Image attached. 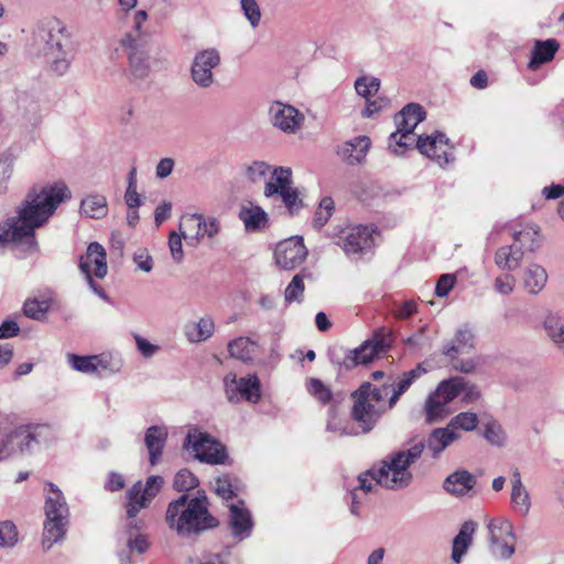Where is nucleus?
<instances>
[{
	"label": "nucleus",
	"instance_id": "f257e3e1",
	"mask_svg": "<svg viewBox=\"0 0 564 564\" xmlns=\"http://www.w3.org/2000/svg\"><path fill=\"white\" fill-rule=\"evenodd\" d=\"M70 198V191L63 183L32 188L17 208V215L0 224V245L13 242L24 251L39 250L35 230L43 227L58 205Z\"/></svg>",
	"mask_w": 564,
	"mask_h": 564
},
{
	"label": "nucleus",
	"instance_id": "f03ea898",
	"mask_svg": "<svg viewBox=\"0 0 564 564\" xmlns=\"http://www.w3.org/2000/svg\"><path fill=\"white\" fill-rule=\"evenodd\" d=\"M423 454V438L415 440L408 449L399 451L388 456L380 463L379 467H372L357 478V485L349 492L350 512L359 514V507L369 492L376 491L377 487L387 489H400L406 487L412 480L409 470Z\"/></svg>",
	"mask_w": 564,
	"mask_h": 564
},
{
	"label": "nucleus",
	"instance_id": "7ed1b4c3",
	"mask_svg": "<svg viewBox=\"0 0 564 564\" xmlns=\"http://www.w3.org/2000/svg\"><path fill=\"white\" fill-rule=\"evenodd\" d=\"M206 495L197 492L191 496L182 494L171 501L165 513L169 528L180 536L188 538L218 525V520L209 512Z\"/></svg>",
	"mask_w": 564,
	"mask_h": 564
},
{
	"label": "nucleus",
	"instance_id": "20e7f679",
	"mask_svg": "<svg viewBox=\"0 0 564 564\" xmlns=\"http://www.w3.org/2000/svg\"><path fill=\"white\" fill-rule=\"evenodd\" d=\"M56 440L47 424H20L0 435V459L31 455L36 446H48Z\"/></svg>",
	"mask_w": 564,
	"mask_h": 564
},
{
	"label": "nucleus",
	"instance_id": "39448f33",
	"mask_svg": "<svg viewBox=\"0 0 564 564\" xmlns=\"http://www.w3.org/2000/svg\"><path fill=\"white\" fill-rule=\"evenodd\" d=\"M389 387H377L371 382H364L354 393L352 420L359 425L362 433L370 432L381 415L392 408L388 400Z\"/></svg>",
	"mask_w": 564,
	"mask_h": 564
},
{
	"label": "nucleus",
	"instance_id": "423d86ee",
	"mask_svg": "<svg viewBox=\"0 0 564 564\" xmlns=\"http://www.w3.org/2000/svg\"><path fill=\"white\" fill-rule=\"evenodd\" d=\"M458 395L462 401L473 403L480 398L478 388L462 377L443 380L425 401V416L429 422H436L451 413L449 402Z\"/></svg>",
	"mask_w": 564,
	"mask_h": 564
},
{
	"label": "nucleus",
	"instance_id": "0eeeda50",
	"mask_svg": "<svg viewBox=\"0 0 564 564\" xmlns=\"http://www.w3.org/2000/svg\"><path fill=\"white\" fill-rule=\"evenodd\" d=\"M392 345V336L389 332H377L365 340L359 347L348 349L343 346L329 348L328 356L334 365L345 369L368 365L377 358L384 356Z\"/></svg>",
	"mask_w": 564,
	"mask_h": 564
},
{
	"label": "nucleus",
	"instance_id": "6e6552de",
	"mask_svg": "<svg viewBox=\"0 0 564 564\" xmlns=\"http://www.w3.org/2000/svg\"><path fill=\"white\" fill-rule=\"evenodd\" d=\"M423 120L422 108L419 104H409L394 116L397 130L388 140L389 150L403 155L408 150L416 148L423 154V135H415L414 129Z\"/></svg>",
	"mask_w": 564,
	"mask_h": 564
},
{
	"label": "nucleus",
	"instance_id": "1a4fd4ad",
	"mask_svg": "<svg viewBox=\"0 0 564 564\" xmlns=\"http://www.w3.org/2000/svg\"><path fill=\"white\" fill-rule=\"evenodd\" d=\"M8 111L22 126H36L42 119L40 98L33 88H15L8 104Z\"/></svg>",
	"mask_w": 564,
	"mask_h": 564
},
{
	"label": "nucleus",
	"instance_id": "9d476101",
	"mask_svg": "<svg viewBox=\"0 0 564 564\" xmlns=\"http://www.w3.org/2000/svg\"><path fill=\"white\" fill-rule=\"evenodd\" d=\"M183 446L202 463L218 465L223 464L227 457L226 448L219 441L197 429L187 433Z\"/></svg>",
	"mask_w": 564,
	"mask_h": 564
},
{
	"label": "nucleus",
	"instance_id": "9b49d317",
	"mask_svg": "<svg viewBox=\"0 0 564 564\" xmlns=\"http://www.w3.org/2000/svg\"><path fill=\"white\" fill-rule=\"evenodd\" d=\"M486 527L491 554L500 560H509L516 551V533L511 521L506 517H497L489 519Z\"/></svg>",
	"mask_w": 564,
	"mask_h": 564
},
{
	"label": "nucleus",
	"instance_id": "f8f14e48",
	"mask_svg": "<svg viewBox=\"0 0 564 564\" xmlns=\"http://www.w3.org/2000/svg\"><path fill=\"white\" fill-rule=\"evenodd\" d=\"M67 365L75 371L85 375H113L121 368V361L113 358L109 352H101L98 355L80 356L77 354L68 352L66 355Z\"/></svg>",
	"mask_w": 564,
	"mask_h": 564
},
{
	"label": "nucleus",
	"instance_id": "ddd939ff",
	"mask_svg": "<svg viewBox=\"0 0 564 564\" xmlns=\"http://www.w3.org/2000/svg\"><path fill=\"white\" fill-rule=\"evenodd\" d=\"M375 229L365 225H350L339 230L336 243L348 257L370 251L375 245Z\"/></svg>",
	"mask_w": 564,
	"mask_h": 564
},
{
	"label": "nucleus",
	"instance_id": "4468645a",
	"mask_svg": "<svg viewBox=\"0 0 564 564\" xmlns=\"http://www.w3.org/2000/svg\"><path fill=\"white\" fill-rule=\"evenodd\" d=\"M224 386L226 397L231 403H238L242 400L258 403L261 399L260 381L254 373L238 378L236 373L229 372L224 378Z\"/></svg>",
	"mask_w": 564,
	"mask_h": 564
},
{
	"label": "nucleus",
	"instance_id": "2eb2a0df",
	"mask_svg": "<svg viewBox=\"0 0 564 564\" xmlns=\"http://www.w3.org/2000/svg\"><path fill=\"white\" fill-rule=\"evenodd\" d=\"M33 40L35 44L44 46V52L73 44L66 24L56 18L41 21L34 30Z\"/></svg>",
	"mask_w": 564,
	"mask_h": 564
},
{
	"label": "nucleus",
	"instance_id": "dca6fc26",
	"mask_svg": "<svg viewBox=\"0 0 564 564\" xmlns=\"http://www.w3.org/2000/svg\"><path fill=\"white\" fill-rule=\"evenodd\" d=\"M163 478L158 475L150 476L145 484L137 481L127 492V516L133 519L141 509L147 508L152 499L160 492Z\"/></svg>",
	"mask_w": 564,
	"mask_h": 564
},
{
	"label": "nucleus",
	"instance_id": "f3484780",
	"mask_svg": "<svg viewBox=\"0 0 564 564\" xmlns=\"http://www.w3.org/2000/svg\"><path fill=\"white\" fill-rule=\"evenodd\" d=\"M220 53L215 47L198 51L191 66L193 82L200 88L210 87L215 82L213 70L220 65Z\"/></svg>",
	"mask_w": 564,
	"mask_h": 564
},
{
	"label": "nucleus",
	"instance_id": "a211bd4d",
	"mask_svg": "<svg viewBox=\"0 0 564 564\" xmlns=\"http://www.w3.org/2000/svg\"><path fill=\"white\" fill-rule=\"evenodd\" d=\"M268 117L274 128L286 134L300 131L305 121V116L299 109L278 100L270 104Z\"/></svg>",
	"mask_w": 564,
	"mask_h": 564
},
{
	"label": "nucleus",
	"instance_id": "6ab92c4d",
	"mask_svg": "<svg viewBox=\"0 0 564 564\" xmlns=\"http://www.w3.org/2000/svg\"><path fill=\"white\" fill-rule=\"evenodd\" d=\"M120 46L127 52L129 72L134 79H143L150 73L149 54L132 33H127L120 40Z\"/></svg>",
	"mask_w": 564,
	"mask_h": 564
},
{
	"label": "nucleus",
	"instance_id": "aec40b11",
	"mask_svg": "<svg viewBox=\"0 0 564 564\" xmlns=\"http://www.w3.org/2000/svg\"><path fill=\"white\" fill-rule=\"evenodd\" d=\"M227 524L234 539L243 541L251 536L254 522L243 500L228 505Z\"/></svg>",
	"mask_w": 564,
	"mask_h": 564
},
{
	"label": "nucleus",
	"instance_id": "412c9836",
	"mask_svg": "<svg viewBox=\"0 0 564 564\" xmlns=\"http://www.w3.org/2000/svg\"><path fill=\"white\" fill-rule=\"evenodd\" d=\"M307 250L301 237H292L279 242L274 250L276 264L284 270H292L306 258Z\"/></svg>",
	"mask_w": 564,
	"mask_h": 564
},
{
	"label": "nucleus",
	"instance_id": "4be33fe9",
	"mask_svg": "<svg viewBox=\"0 0 564 564\" xmlns=\"http://www.w3.org/2000/svg\"><path fill=\"white\" fill-rule=\"evenodd\" d=\"M372 142L368 135H357L337 148V155L348 165L362 164L371 149Z\"/></svg>",
	"mask_w": 564,
	"mask_h": 564
},
{
	"label": "nucleus",
	"instance_id": "5701e85b",
	"mask_svg": "<svg viewBox=\"0 0 564 564\" xmlns=\"http://www.w3.org/2000/svg\"><path fill=\"white\" fill-rule=\"evenodd\" d=\"M79 269L85 276L94 274L99 279L105 278L108 272L105 248L98 242H91L79 259Z\"/></svg>",
	"mask_w": 564,
	"mask_h": 564
},
{
	"label": "nucleus",
	"instance_id": "b1692460",
	"mask_svg": "<svg viewBox=\"0 0 564 564\" xmlns=\"http://www.w3.org/2000/svg\"><path fill=\"white\" fill-rule=\"evenodd\" d=\"M425 156L444 166L454 161L453 145L443 132L425 137Z\"/></svg>",
	"mask_w": 564,
	"mask_h": 564
},
{
	"label": "nucleus",
	"instance_id": "393cba45",
	"mask_svg": "<svg viewBox=\"0 0 564 564\" xmlns=\"http://www.w3.org/2000/svg\"><path fill=\"white\" fill-rule=\"evenodd\" d=\"M238 217L248 232L263 231L270 224L269 216L265 210L252 202H245L241 204Z\"/></svg>",
	"mask_w": 564,
	"mask_h": 564
},
{
	"label": "nucleus",
	"instance_id": "a878e982",
	"mask_svg": "<svg viewBox=\"0 0 564 564\" xmlns=\"http://www.w3.org/2000/svg\"><path fill=\"white\" fill-rule=\"evenodd\" d=\"M477 482L476 477L466 469L451 473L443 482L444 490L455 497L468 496Z\"/></svg>",
	"mask_w": 564,
	"mask_h": 564
},
{
	"label": "nucleus",
	"instance_id": "bb28decb",
	"mask_svg": "<svg viewBox=\"0 0 564 564\" xmlns=\"http://www.w3.org/2000/svg\"><path fill=\"white\" fill-rule=\"evenodd\" d=\"M47 487L44 507L46 519L68 520L69 509L63 492L53 482H47Z\"/></svg>",
	"mask_w": 564,
	"mask_h": 564
},
{
	"label": "nucleus",
	"instance_id": "cd10ccee",
	"mask_svg": "<svg viewBox=\"0 0 564 564\" xmlns=\"http://www.w3.org/2000/svg\"><path fill=\"white\" fill-rule=\"evenodd\" d=\"M477 522L474 520L465 521L453 540L451 558L455 564H460L464 555L471 546L474 534L477 530Z\"/></svg>",
	"mask_w": 564,
	"mask_h": 564
},
{
	"label": "nucleus",
	"instance_id": "c85d7f7f",
	"mask_svg": "<svg viewBox=\"0 0 564 564\" xmlns=\"http://www.w3.org/2000/svg\"><path fill=\"white\" fill-rule=\"evenodd\" d=\"M475 348V335L467 326L460 327L453 339L443 348L446 357H455L469 354Z\"/></svg>",
	"mask_w": 564,
	"mask_h": 564
},
{
	"label": "nucleus",
	"instance_id": "c756f323",
	"mask_svg": "<svg viewBox=\"0 0 564 564\" xmlns=\"http://www.w3.org/2000/svg\"><path fill=\"white\" fill-rule=\"evenodd\" d=\"M510 503L511 508L521 516H527L530 512L531 497L522 484L519 469H514L512 473Z\"/></svg>",
	"mask_w": 564,
	"mask_h": 564
},
{
	"label": "nucleus",
	"instance_id": "7c9ffc66",
	"mask_svg": "<svg viewBox=\"0 0 564 564\" xmlns=\"http://www.w3.org/2000/svg\"><path fill=\"white\" fill-rule=\"evenodd\" d=\"M50 69L58 75H65L74 59L75 46L74 43L62 48H53L44 52Z\"/></svg>",
	"mask_w": 564,
	"mask_h": 564
},
{
	"label": "nucleus",
	"instance_id": "2f4dec72",
	"mask_svg": "<svg viewBox=\"0 0 564 564\" xmlns=\"http://www.w3.org/2000/svg\"><path fill=\"white\" fill-rule=\"evenodd\" d=\"M180 228H196L197 230L195 238L199 240L205 236L209 238L215 237L219 232L220 225L216 218L205 219L202 215L193 214L182 218Z\"/></svg>",
	"mask_w": 564,
	"mask_h": 564
},
{
	"label": "nucleus",
	"instance_id": "473e14b6",
	"mask_svg": "<svg viewBox=\"0 0 564 564\" xmlns=\"http://www.w3.org/2000/svg\"><path fill=\"white\" fill-rule=\"evenodd\" d=\"M546 270L536 263H531L522 271L521 281L523 289L531 295L539 294L547 283Z\"/></svg>",
	"mask_w": 564,
	"mask_h": 564
},
{
	"label": "nucleus",
	"instance_id": "72a5a7b5",
	"mask_svg": "<svg viewBox=\"0 0 564 564\" xmlns=\"http://www.w3.org/2000/svg\"><path fill=\"white\" fill-rule=\"evenodd\" d=\"M523 257V250L518 245H509L496 250L494 261L501 271L512 272L521 265Z\"/></svg>",
	"mask_w": 564,
	"mask_h": 564
},
{
	"label": "nucleus",
	"instance_id": "f704fd0d",
	"mask_svg": "<svg viewBox=\"0 0 564 564\" xmlns=\"http://www.w3.org/2000/svg\"><path fill=\"white\" fill-rule=\"evenodd\" d=\"M167 431L163 426H150L144 436V443L149 451V460L152 466L156 465L165 446Z\"/></svg>",
	"mask_w": 564,
	"mask_h": 564
},
{
	"label": "nucleus",
	"instance_id": "c9c22d12",
	"mask_svg": "<svg viewBox=\"0 0 564 564\" xmlns=\"http://www.w3.org/2000/svg\"><path fill=\"white\" fill-rule=\"evenodd\" d=\"M460 438V433L452 431L448 425L435 429L427 440V447L434 458L438 457L451 444Z\"/></svg>",
	"mask_w": 564,
	"mask_h": 564
},
{
	"label": "nucleus",
	"instance_id": "e433bc0d",
	"mask_svg": "<svg viewBox=\"0 0 564 564\" xmlns=\"http://www.w3.org/2000/svg\"><path fill=\"white\" fill-rule=\"evenodd\" d=\"M422 371L423 364L419 362L415 369L404 372L402 378L398 382L392 380V378H389L388 381L383 383L389 387L388 400L390 402V405L393 406L395 404L399 397L410 388V386L413 383L415 379L420 378Z\"/></svg>",
	"mask_w": 564,
	"mask_h": 564
},
{
	"label": "nucleus",
	"instance_id": "4c0bfd02",
	"mask_svg": "<svg viewBox=\"0 0 564 564\" xmlns=\"http://www.w3.org/2000/svg\"><path fill=\"white\" fill-rule=\"evenodd\" d=\"M80 214L87 218L101 219L108 214V202L105 195L91 193L86 195L80 203Z\"/></svg>",
	"mask_w": 564,
	"mask_h": 564
},
{
	"label": "nucleus",
	"instance_id": "58836bf2",
	"mask_svg": "<svg viewBox=\"0 0 564 564\" xmlns=\"http://www.w3.org/2000/svg\"><path fill=\"white\" fill-rule=\"evenodd\" d=\"M511 236L514 240L512 245H518V248L527 251H534L540 243L539 228L535 225H525L520 229H512Z\"/></svg>",
	"mask_w": 564,
	"mask_h": 564
},
{
	"label": "nucleus",
	"instance_id": "ea45409f",
	"mask_svg": "<svg viewBox=\"0 0 564 564\" xmlns=\"http://www.w3.org/2000/svg\"><path fill=\"white\" fill-rule=\"evenodd\" d=\"M215 323L210 316L202 317L197 323L185 325L184 334L189 343L205 341L213 336Z\"/></svg>",
	"mask_w": 564,
	"mask_h": 564
},
{
	"label": "nucleus",
	"instance_id": "a19ab883",
	"mask_svg": "<svg viewBox=\"0 0 564 564\" xmlns=\"http://www.w3.org/2000/svg\"><path fill=\"white\" fill-rule=\"evenodd\" d=\"M557 50L558 43L556 40L536 41L529 62V68L535 70L540 65L552 61Z\"/></svg>",
	"mask_w": 564,
	"mask_h": 564
},
{
	"label": "nucleus",
	"instance_id": "79ce46f5",
	"mask_svg": "<svg viewBox=\"0 0 564 564\" xmlns=\"http://www.w3.org/2000/svg\"><path fill=\"white\" fill-rule=\"evenodd\" d=\"M292 172L289 167H275L272 171L271 180L264 186V195L272 197L279 195L292 186Z\"/></svg>",
	"mask_w": 564,
	"mask_h": 564
},
{
	"label": "nucleus",
	"instance_id": "37998d69",
	"mask_svg": "<svg viewBox=\"0 0 564 564\" xmlns=\"http://www.w3.org/2000/svg\"><path fill=\"white\" fill-rule=\"evenodd\" d=\"M18 156L19 152L15 148H8L0 153V193L8 189Z\"/></svg>",
	"mask_w": 564,
	"mask_h": 564
},
{
	"label": "nucleus",
	"instance_id": "c03bdc74",
	"mask_svg": "<svg viewBox=\"0 0 564 564\" xmlns=\"http://www.w3.org/2000/svg\"><path fill=\"white\" fill-rule=\"evenodd\" d=\"M68 520H52L46 519L43 533V547L51 549L54 543L63 540L66 533V525Z\"/></svg>",
	"mask_w": 564,
	"mask_h": 564
},
{
	"label": "nucleus",
	"instance_id": "a18cd8bd",
	"mask_svg": "<svg viewBox=\"0 0 564 564\" xmlns=\"http://www.w3.org/2000/svg\"><path fill=\"white\" fill-rule=\"evenodd\" d=\"M256 349L257 344L248 337L236 338L228 345L230 356L240 359L243 362H248L253 359Z\"/></svg>",
	"mask_w": 564,
	"mask_h": 564
},
{
	"label": "nucleus",
	"instance_id": "49530a36",
	"mask_svg": "<svg viewBox=\"0 0 564 564\" xmlns=\"http://www.w3.org/2000/svg\"><path fill=\"white\" fill-rule=\"evenodd\" d=\"M390 314L399 321H405L419 312L417 301L409 300H393L389 306Z\"/></svg>",
	"mask_w": 564,
	"mask_h": 564
},
{
	"label": "nucleus",
	"instance_id": "de8ad7c7",
	"mask_svg": "<svg viewBox=\"0 0 564 564\" xmlns=\"http://www.w3.org/2000/svg\"><path fill=\"white\" fill-rule=\"evenodd\" d=\"M380 89V79L373 76H360L355 80V90L358 96L369 99Z\"/></svg>",
	"mask_w": 564,
	"mask_h": 564
},
{
	"label": "nucleus",
	"instance_id": "09e8293b",
	"mask_svg": "<svg viewBox=\"0 0 564 564\" xmlns=\"http://www.w3.org/2000/svg\"><path fill=\"white\" fill-rule=\"evenodd\" d=\"M478 416L474 412H460L448 422V426L452 431L458 432V430L470 432L474 431L478 425Z\"/></svg>",
	"mask_w": 564,
	"mask_h": 564
},
{
	"label": "nucleus",
	"instance_id": "8fccbe9b",
	"mask_svg": "<svg viewBox=\"0 0 564 564\" xmlns=\"http://www.w3.org/2000/svg\"><path fill=\"white\" fill-rule=\"evenodd\" d=\"M335 209V203L332 197L325 196L321 199L313 218V226L316 229L322 228L329 220Z\"/></svg>",
	"mask_w": 564,
	"mask_h": 564
},
{
	"label": "nucleus",
	"instance_id": "3c124183",
	"mask_svg": "<svg viewBox=\"0 0 564 564\" xmlns=\"http://www.w3.org/2000/svg\"><path fill=\"white\" fill-rule=\"evenodd\" d=\"M484 437L488 443L497 447H503L507 443V434L498 422H489L485 426Z\"/></svg>",
	"mask_w": 564,
	"mask_h": 564
},
{
	"label": "nucleus",
	"instance_id": "603ef678",
	"mask_svg": "<svg viewBox=\"0 0 564 564\" xmlns=\"http://www.w3.org/2000/svg\"><path fill=\"white\" fill-rule=\"evenodd\" d=\"M214 491L224 500H230L236 496L237 486L229 476L217 477L213 485Z\"/></svg>",
	"mask_w": 564,
	"mask_h": 564
},
{
	"label": "nucleus",
	"instance_id": "864d4df0",
	"mask_svg": "<svg viewBox=\"0 0 564 564\" xmlns=\"http://www.w3.org/2000/svg\"><path fill=\"white\" fill-rule=\"evenodd\" d=\"M306 388L308 393L323 404H326L332 400L330 389L319 379L311 378L306 383Z\"/></svg>",
	"mask_w": 564,
	"mask_h": 564
},
{
	"label": "nucleus",
	"instance_id": "5fc2aeb1",
	"mask_svg": "<svg viewBox=\"0 0 564 564\" xmlns=\"http://www.w3.org/2000/svg\"><path fill=\"white\" fill-rule=\"evenodd\" d=\"M48 307L46 301L29 300L23 305V313L26 317L41 321L45 317Z\"/></svg>",
	"mask_w": 564,
	"mask_h": 564
},
{
	"label": "nucleus",
	"instance_id": "6e6d98bb",
	"mask_svg": "<svg viewBox=\"0 0 564 564\" xmlns=\"http://www.w3.org/2000/svg\"><path fill=\"white\" fill-rule=\"evenodd\" d=\"M199 484L197 477L187 469L180 470L175 477L173 486L177 491H188Z\"/></svg>",
	"mask_w": 564,
	"mask_h": 564
},
{
	"label": "nucleus",
	"instance_id": "4d7b16f0",
	"mask_svg": "<svg viewBox=\"0 0 564 564\" xmlns=\"http://www.w3.org/2000/svg\"><path fill=\"white\" fill-rule=\"evenodd\" d=\"M304 292L303 274L299 273L293 276L284 291V297L288 303L300 302Z\"/></svg>",
	"mask_w": 564,
	"mask_h": 564
},
{
	"label": "nucleus",
	"instance_id": "13d9d810",
	"mask_svg": "<svg viewBox=\"0 0 564 564\" xmlns=\"http://www.w3.org/2000/svg\"><path fill=\"white\" fill-rule=\"evenodd\" d=\"M517 280L511 272L505 271L494 281V290L501 295H510L514 292Z\"/></svg>",
	"mask_w": 564,
	"mask_h": 564
},
{
	"label": "nucleus",
	"instance_id": "bf43d9fd",
	"mask_svg": "<svg viewBox=\"0 0 564 564\" xmlns=\"http://www.w3.org/2000/svg\"><path fill=\"white\" fill-rule=\"evenodd\" d=\"M545 329L554 343H564V319L556 316L547 317L545 321Z\"/></svg>",
	"mask_w": 564,
	"mask_h": 564
},
{
	"label": "nucleus",
	"instance_id": "052dcab7",
	"mask_svg": "<svg viewBox=\"0 0 564 564\" xmlns=\"http://www.w3.org/2000/svg\"><path fill=\"white\" fill-rule=\"evenodd\" d=\"M18 542L17 527L11 521L0 522V546L12 547Z\"/></svg>",
	"mask_w": 564,
	"mask_h": 564
},
{
	"label": "nucleus",
	"instance_id": "680f3d73",
	"mask_svg": "<svg viewBox=\"0 0 564 564\" xmlns=\"http://www.w3.org/2000/svg\"><path fill=\"white\" fill-rule=\"evenodd\" d=\"M180 230L182 231L181 235L175 231H172L169 237V248L171 251V256L174 259V261H176V262H181L184 257L182 237H184L185 239L187 238V236H186L187 229L180 228Z\"/></svg>",
	"mask_w": 564,
	"mask_h": 564
},
{
	"label": "nucleus",
	"instance_id": "e2e57ef3",
	"mask_svg": "<svg viewBox=\"0 0 564 564\" xmlns=\"http://www.w3.org/2000/svg\"><path fill=\"white\" fill-rule=\"evenodd\" d=\"M391 101L387 97H378L373 100L367 99L366 107L361 111L362 118H370L380 111L390 108Z\"/></svg>",
	"mask_w": 564,
	"mask_h": 564
},
{
	"label": "nucleus",
	"instance_id": "0e129e2a",
	"mask_svg": "<svg viewBox=\"0 0 564 564\" xmlns=\"http://www.w3.org/2000/svg\"><path fill=\"white\" fill-rule=\"evenodd\" d=\"M241 9L252 28H257L261 20L260 7L256 0H241Z\"/></svg>",
	"mask_w": 564,
	"mask_h": 564
},
{
	"label": "nucleus",
	"instance_id": "69168bd1",
	"mask_svg": "<svg viewBox=\"0 0 564 564\" xmlns=\"http://www.w3.org/2000/svg\"><path fill=\"white\" fill-rule=\"evenodd\" d=\"M270 172V165L264 161H254L247 167V176L251 182H259Z\"/></svg>",
	"mask_w": 564,
	"mask_h": 564
},
{
	"label": "nucleus",
	"instance_id": "338daca9",
	"mask_svg": "<svg viewBox=\"0 0 564 564\" xmlns=\"http://www.w3.org/2000/svg\"><path fill=\"white\" fill-rule=\"evenodd\" d=\"M542 194L546 199H556L563 197L558 207V214L564 220V184H552L551 186H545L542 189Z\"/></svg>",
	"mask_w": 564,
	"mask_h": 564
},
{
	"label": "nucleus",
	"instance_id": "774afa93",
	"mask_svg": "<svg viewBox=\"0 0 564 564\" xmlns=\"http://www.w3.org/2000/svg\"><path fill=\"white\" fill-rule=\"evenodd\" d=\"M279 195L291 214L296 213L301 208L302 202L300 200L297 191L294 187L291 186Z\"/></svg>",
	"mask_w": 564,
	"mask_h": 564
}]
</instances>
